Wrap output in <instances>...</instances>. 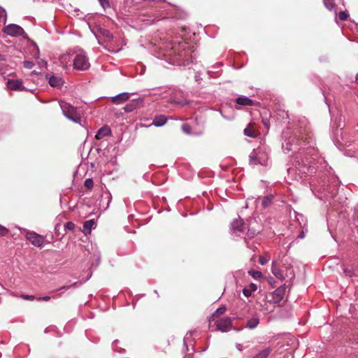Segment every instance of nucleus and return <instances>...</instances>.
I'll return each mask as SVG.
<instances>
[{
	"label": "nucleus",
	"instance_id": "f257e3e1",
	"mask_svg": "<svg viewBox=\"0 0 358 358\" xmlns=\"http://www.w3.org/2000/svg\"><path fill=\"white\" fill-rule=\"evenodd\" d=\"M60 106L63 111V114L68 119L75 122H80V114L75 107L64 101L60 103Z\"/></svg>",
	"mask_w": 358,
	"mask_h": 358
},
{
	"label": "nucleus",
	"instance_id": "f03ea898",
	"mask_svg": "<svg viewBox=\"0 0 358 358\" xmlns=\"http://www.w3.org/2000/svg\"><path fill=\"white\" fill-rule=\"evenodd\" d=\"M286 292V285H283L277 288L273 292L271 293L269 296H266L268 302L274 304L279 303L285 297Z\"/></svg>",
	"mask_w": 358,
	"mask_h": 358
},
{
	"label": "nucleus",
	"instance_id": "7ed1b4c3",
	"mask_svg": "<svg viewBox=\"0 0 358 358\" xmlns=\"http://www.w3.org/2000/svg\"><path fill=\"white\" fill-rule=\"evenodd\" d=\"M90 62L87 57L83 54H78L73 59V67L79 71H85L90 68Z\"/></svg>",
	"mask_w": 358,
	"mask_h": 358
},
{
	"label": "nucleus",
	"instance_id": "20e7f679",
	"mask_svg": "<svg viewBox=\"0 0 358 358\" xmlns=\"http://www.w3.org/2000/svg\"><path fill=\"white\" fill-rule=\"evenodd\" d=\"M3 31L5 34L11 36H21L25 34L24 29L20 26L15 24L6 26Z\"/></svg>",
	"mask_w": 358,
	"mask_h": 358
},
{
	"label": "nucleus",
	"instance_id": "39448f33",
	"mask_svg": "<svg viewBox=\"0 0 358 358\" xmlns=\"http://www.w3.org/2000/svg\"><path fill=\"white\" fill-rule=\"evenodd\" d=\"M27 239L36 247H41L44 242L45 238L33 231H29L26 234Z\"/></svg>",
	"mask_w": 358,
	"mask_h": 358
},
{
	"label": "nucleus",
	"instance_id": "423d86ee",
	"mask_svg": "<svg viewBox=\"0 0 358 358\" xmlns=\"http://www.w3.org/2000/svg\"><path fill=\"white\" fill-rule=\"evenodd\" d=\"M216 330H220L222 332H227L231 328V320L230 317H223L217 320L215 322Z\"/></svg>",
	"mask_w": 358,
	"mask_h": 358
},
{
	"label": "nucleus",
	"instance_id": "0eeeda50",
	"mask_svg": "<svg viewBox=\"0 0 358 358\" xmlns=\"http://www.w3.org/2000/svg\"><path fill=\"white\" fill-rule=\"evenodd\" d=\"M243 133L245 136L251 138H256L259 134L254 122H250L244 129Z\"/></svg>",
	"mask_w": 358,
	"mask_h": 358
},
{
	"label": "nucleus",
	"instance_id": "6e6552de",
	"mask_svg": "<svg viewBox=\"0 0 358 358\" xmlns=\"http://www.w3.org/2000/svg\"><path fill=\"white\" fill-rule=\"evenodd\" d=\"M130 98L128 92H123L112 97L111 101L114 104L118 105L124 103Z\"/></svg>",
	"mask_w": 358,
	"mask_h": 358
},
{
	"label": "nucleus",
	"instance_id": "1a4fd4ad",
	"mask_svg": "<svg viewBox=\"0 0 358 358\" xmlns=\"http://www.w3.org/2000/svg\"><path fill=\"white\" fill-rule=\"evenodd\" d=\"M7 86L11 90H22L24 89L22 81L20 80H8Z\"/></svg>",
	"mask_w": 358,
	"mask_h": 358
},
{
	"label": "nucleus",
	"instance_id": "9d476101",
	"mask_svg": "<svg viewBox=\"0 0 358 358\" xmlns=\"http://www.w3.org/2000/svg\"><path fill=\"white\" fill-rule=\"evenodd\" d=\"M236 103L241 106H254L255 101L247 96H239L236 99Z\"/></svg>",
	"mask_w": 358,
	"mask_h": 358
},
{
	"label": "nucleus",
	"instance_id": "9b49d317",
	"mask_svg": "<svg viewBox=\"0 0 358 358\" xmlns=\"http://www.w3.org/2000/svg\"><path fill=\"white\" fill-rule=\"evenodd\" d=\"M166 122L167 118L165 115H159L155 117L152 124L156 127H162L166 123Z\"/></svg>",
	"mask_w": 358,
	"mask_h": 358
},
{
	"label": "nucleus",
	"instance_id": "f8f14e48",
	"mask_svg": "<svg viewBox=\"0 0 358 358\" xmlns=\"http://www.w3.org/2000/svg\"><path fill=\"white\" fill-rule=\"evenodd\" d=\"M271 271L277 278L281 280L285 279V276L283 275L282 271L278 268L275 262H273L272 263Z\"/></svg>",
	"mask_w": 358,
	"mask_h": 358
},
{
	"label": "nucleus",
	"instance_id": "ddd939ff",
	"mask_svg": "<svg viewBox=\"0 0 358 358\" xmlns=\"http://www.w3.org/2000/svg\"><path fill=\"white\" fill-rule=\"evenodd\" d=\"M232 230L235 232L243 231L244 229V222L241 220H235L231 224Z\"/></svg>",
	"mask_w": 358,
	"mask_h": 358
},
{
	"label": "nucleus",
	"instance_id": "4468645a",
	"mask_svg": "<svg viewBox=\"0 0 358 358\" xmlns=\"http://www.w3.org/2000/svg\"><path fill=\"white\" fill-rule=\"evenodd\" d=\"M95 222L94 220H90L84 222L83 224V232L85 234H90L92 231V227L94 225Z\"/></svg>",
	"mask_w": 358,
	"mask_h": 358
},
{
	"label": "nucleus",
	"instance_id": "2eb2a0df",
	"mask_svg": "<svg viewBox=\"0 0 358 358\" xmlns=\"http://www.w3.org/2000/svg\"><path fill=\"white\" fill-rule=\"evenodd\" d=\"M63 80L61 78L57 76H51L49 78V84L52 87H60L63 85Z\"/></svg>",
	"mask_w": 358,
	"mask_h": 358
},
{
	"label": "nucleus",
	"instance_id": "dca6fc26",
	"mask_svg": "<svg viewBox=\"0 0 358 358\" xmlns=\"http://www.w3.org/2000/svg\"><path fill=\"white\" fill-rule=\"evenodd\" d=\"M257 286L254 283H251L248 287H245L243 289V294H244L245 296L249 297L252 295V293L253 292L257 290Z\"/></svg>",
	"mask_w": 358,
	"mask_h": 358
},
{
	"label": "nucleus",
	"instance_id": "f3484780",
	"mask_svg": "<svg viewBox=\"0 0 358 358\" xmlns=\"http://www.w3.org/2000/svg\"><path fill=\"white\" fill-rule=\"evenodd\" d=\"M110 133V129L108 127H103L98 131V132L96 135V138L101 139L103 137L109 135Z\"/></svg>",
	"mask_w": 358,
	"mask_h": 358
},
{
	"label": "nucleus",
	"instance_id": "a211bd4d",
	"mask_svg": "<svg viewBox=\"0 0 358 358\" xmlns=\"http://www.w3.org/2000/svg\"><path fill=\"white\" fill-rule=\"evenodd\" d=\"M139 103L140 102L138 101H132L131 103L125 106L123 108V109L126 113L132 112L134 110H135L136 108L139 106Z\"/></svg>",
	"mask_w": 358,
	"mask_h": 358
},
{
	"label": "nucleus",
	"instance_id": "6ab92c4d",
	"mask_svg": "<svg viewBox=\"0 0 358 358\" xmlns=\"http://www.w3.org/2000/svg\"><path fill=\"white\" fill-rule=\"evenodd\" d=\"M259 322V318L257 317H253L248 320L246 327L249 329H254L258 325Z\"/></svg>",
	"mask_w": 358,
	"mask_h": 358
},
{
	"label": "nucleus",
	"instance_id": "aec40b11",
	"mask_svg": "<svg viewBox=\"0 0 358 358\" xmlns=\"http://www.w3.org/2000/svg\"><path fill=\"white\" fill-rule=\"evenodd\" d=\"M271 350L270 348H266L262 351H260L258 354H257L254 358H268L270 355Z\"/></svg>",
	"mask_w": 358,
	"mask_h": 358
},
{
	"label": "nucleus",
	"instance_id": "412c9836",
	"mask_svg": "<svg viewBox=\"0 0 358 358\" xmlns=\"http://www.w3.org/2000/svg\"><path fill=\"white\" fill-rule=\"evenodd\" d=\"M248 273L256 280L262 278V273L259 271L250 270L248 271Z\"/></svg>",
	"mask_w": 358,
	"mask_h": 358
},
{
	"label": "nucleus",
	"instance_id": "4be33fe9",
	"mask_svg": "<svg viewBox=\"0 0 358 358\" xmlns=\"http://www.w3.org/2000/svg\"><path fill=\"white\" fill-rule=\"evenodd\" d=\"M323 3L325 7L329 10H331L335 6L334 0H323Z\"/></svg>",
	"mask_w": 358,
	"mask_h": 358
},
{
	"label": "nucleus",
	"instance_id": "5701e85b",
	"mask_svg": "<svg viewBox=\"0 0 358 358\" xmlns=\"http://www.w3.org/2000/svg\"><path fill=\"white\" fill-rule=\"evenodd\" d=\"M84 186L87 189H92L93 188V186H94V182H93L92 179H91V178L86 179L85 182H84Z\"/></svg>",
	"mask_w": 358,
	"mask_h": 358
},
{
	"label": "nucleus",
	"instance_id": "b1692460",
	"mask_svg": "<svg viewBox=\"0 0 358 358\" xmlns=\"http://www.w3.org/2000/svg\"><path fill=\"white\" fill-rule=\"evenodd\" d=\"M271 201H272V196H267V197H265L263 201H262V206L264 208H266L268 207L271 203Z\"/></svg>",
	"mask_w": 358,
	"mask_h": 358
},
{
	"label": "nucleus",
	"instance_id": "393cba45",
	"mask_svg": "<svg viewBox=\"0 0 358 358\" xmlns=\"http://www.w3.org/2000/svg\"><path fill=\"white\" fill-rule=\"evenodd\" d=\"M182 130L184 133H185L187 134H191V131H192V127L188 124H184L182 126Z\"/></svg>",
	"mask_w": 358,
	"mask_h": 358
},
{
	"label": "nucleus",
	"instance_id": "a878e982",
	"mask_svg": "<svg viewBox=\"0 0 358 358\" xmlns=\"http://www.w3.org/2000/svg\"><path fill=\"white\" fill-rule=\"evenodd\" d=\"M99 1L103 9H106L110 7L109 0H99Z\"/></svg>",
	"mask_w": 358,
	"mask_h": 358
},
{
	"label": "nucleus",
	"instance_id": "bb28decb",
	"mask_svg": "<svg viewBox=\"0 0 358 358\" xmlns=\"http://www.w3.org/2000/svg\"><path fill=\"white\" fill-rule=\"evenodd\" d=\"M226 311V308L225 307H220L219 308H217L215 311V313L213 314V317L215 316H219V315H221L222 314H224Z\"/></svg>",
	"mask_w": 358,
	"mask_h": 358
},
{
	"label": "nucleus",
	"instance_id": "cd10ccee",
	"mask_svg": "<svg viewBox=\"0 0 358 358\" xmlns=\"http://www.w3.org/2000/svg\"><path fill=\"white\" fill-rule=\"evenodd\" d=\"M269 261V257L267 256H260L259 258V262L262 265H265Z\"/></svg>",
	"mask_w": 358,
	"mask_h": 358
},
{
	"label": "nucleus",
	"instance_id": "c85d7f7f",
	"mask_svg": "<svg viewBox=\"0 0 358 358\" xmlns=\"http://www.w3.org/2000/svg\"><path fill=\"white\" fill-rule=\"evenodd\" d=\"M348 14L345 11H341L338 13V17L341 21H345L348 18Z\"/></svg>",
	"mask_w": 358,
	"mask_h": 358
},
{
	"label": "nucleus",
	"instance_id": "c756f323",
	"mask_svg": "<svg viewBox=\"0 0 358 358\" xmlns=\"http://www.w3.org/2000/svg\"><path fill=\"white\" fill-rule=\"evenodd\" d=\"M64 227L66 230L73 231L75 229V224L73 222H67Z\"/></svg>",
	"mask_w": 358,
	"mask_h": 358
},
{
	"label": "nucleus",
	"instance_id": "7c9ffc66",
	"mask_svg": "<svg viewBox=\"0 0 358 358\" xmlns=\"http://www.w3.org/2000/svg\"><path fill=\"white\" fill-rule=\"evenodd\" d=\"M20 297L24 300L34 301L36 298L34 295L22 294Z\"/></svg>",
	"mask_w": 358,
	"mask_h": 358
},
{
	"label": "nucleus",
	"instance_id": "2f4dec72",
	"mask_svg": "<svg viewBox=\"0 0 358 358\" xmlns=\"http://www.w3.org/2000/svg\"><path fill=\"white\" fill-rule=\"evenodd\" d=\"M8 233V230L3 226L0 224V236H5Z\"/></svg>",
	"mask_w": 358,
	"mask_h": 358
},
{
	"label": "nucleus",
	"instance_id": "473e14b6",
	"mask_svg": "<svg viewBox=\"0 0 358 358\" xmlns=\"http://www.w3.org/2000/svg\"><path fill=\"white\" fill-rule=\"evenodd\" d=\"M34 66V64L33 62H31V61H24V66L26 69H31L33 68Z\"/></svg>",
	"mask_w": 358,
	"mask_h": 358
},
{
	"label": "nucleus",
	"instance_id": "72a5a7b5",
	"mask_svg": "<svg viewBox=\"0 0 358 358\" xmlns=\"http://www.w3.org/2000/svg\"><path fill=\"white\" fill-rule=\"evenodd\" d=\"M250 163L252 165L257 164L260 163V162L258 161L256 155H250Z\"/></svg>",
	"mask_w": 358,
	"mask_h": 358
},
{
	"label": "nucleus",
	"instance_id": "f704fd0d",
	"mask_svg": "<svg viewBox=\"0 0 358 358\" xmlns=\"http://www.w3.org/2000/svg\"><path fill=\"white\" fill-rule=\"evenodd\" d=\"M51 297L50 296H45L43 297H38L36 298V300L38 301H50Z\"/></svg>",
	"mask_w": 358,
	"mask_h": 358
},
{
	"label": "nucleus",
	"instance_id": "c9c22d12",
	"mask_svg": "<svg viewBox=\"0 0 358 358\" xmlns=\"http://www.w3.org/2000/svg\"><path fill=\"white\" fill-rule=\"evenodd\" d=\"M344 273L345 274V275L347 276H349V277H352L353 275V273H352V271L351 268H345L344 270Z\"/></svg>",
	"mask_w": 358,
	"mask_h": 358
},
{
	"label": "nucleus",
	"instance_id": "e433bc0d",
	"mask_svg": "<svg viewBox=\"0 0 358 358\" xmlns=\"http://www.w3.org/2000/svg\"><path fill=\"white\" fill-rule=\"evenodd\" d=\"M169 103H176V104H181V105H185V103H182L181 101H177L173 97H171L169 99Z\"/></svg>",
	"mask_w": 358,
	"mask_h": 358
},
{
	"label": "nucleus",
	"instance_id": "4c0bfd02",
	"mask_svg": "<svg viewBox=\"0 0 358 358\" xmlns=\"http://www.w3.org/2000/svg\"><path fill=\"white\" fill-rule=\"evenodd\" d=\"M262 122L264 124V126L268 129V123H269L268 120V119H263Z\"/></svg>",
	"mask_w": 358,
	"mask_h": 358
},
{
	"label": "nucleus",
	"instance_id": "58836bf2",
	"mask_svg": "<svg viewBox=\"0 0 358 358\" xmlns=\"http://www.w3.org/2000/svg\"><path fill=\"white\" fill-rule=\"evenodd\" d=\"M5 60V56L0 54V61H4Z\"/></svg>",
	"mask_w": 358,
	"mask_h": 358
},
{
	"label": "nucleus",
	"instance_id": "ea45409f",
	"mask_svg": "<svg viewBox=\"0 0 358 358\" xmlns=\"http://www.w3.org/2000/svg\"><path fill=\"white\" fill-rule=\"evenodd\" d=\"M64 288H66V287H65V286H63V287H62L61 288H59V289H55V290L52 291V292H57V291H58V290H60V289H64Z\"/></svg>",
	"mask_w": 358,
	"mask_h": 358
},
{
	"label": "nucleus",
	"instance_id": "a19ab883",
	"mask_svg": "<svg viewBox=\"0 0 358 358\" xmlns=\"http://www.w3.org/2000/svg\"><path fill=\"white\" fill-rule=\"evenodd\" d=\"M2 15H3L2 12L0 11V18L2 17Z\"/></svg>",
	"mask_w": 358,
	"mask_h": 358
}]
</instances>
